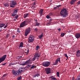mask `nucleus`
I'll return each instance as SVG.
<instances>
[{
  "label": "nucleus",
  "instance_id": "338daca9",
  "mask_svg": "<svg viewBox=\"0 0 80 80\" xmlns=\"http://www.w3.org/2000/svg\"><path fill=\"white\" fill-rule=\"evenodd\" d=\"M21 57H21H22V56H21V57Z\"/></svg>",
  "mask_w": 80,
  "mask_h": 80
},
{
  "label": "nucleus",
  "instance_id": "e433bc0d",
  "mask_svg": "<svg viewBox=\"0 0 80 80\" xmlns=\"http://www.w3.org/2000/svg\"><path fill=\"white\" fill-rule=\"evenodd\" d=\"M17 32H18V33H20V29L19 28H18L17 31Z\"/></svg>",
  "mask_w": 80,
  "mask_h": 80
},
{
  "label": "nucleus",
  "instance_id": "9d476101",
  "mask_svg": "<svg viewBox=\"0 0 80 80\" xmlns=\"http://www.w3.org/2000/svg\"><path fill=\"white\" fill-rule=\"evenodd\" d=\"M25 25H27L25 21L22 22L20 24V27L22 28V27H24Z\"/></svg>",
  "mask_w": 80,
  "mask_h": 80
},
{
  "label": "nucleus",
  "instance_id": "cd10ccee",
  "mask_svg": "<svg viewBox=\"0 0 80 80\" xmlns=\"http://www.w3.org/2000/svg\"><path fill=\"white\" fill-rule=\"evenodd\" d=\"M75 3L74 1H73L72 0H71L70 2V4L71 5H73Z\"/></svg>",
  "mask_w": 80,
  "mask_h": 80
},
{
  "label": "nucleus",
  "instance_id": "bb28decb",
  "mask_svg": "<svg viewBox=\"0 0 80 80\" xmlns=\"http://www.w3.org/2000/svg\"><path fill=\"white\" fill-rule=\"evenodd\" d=\"M65 34H66V33H62L61 34V36L62 37H63L65 35Z\"/></svg>",
  "mask_w": 80,
  "mask_h": 80
},
{
  "label": "nucleus",
  "instance_id": "1a4fd4ad",
  "mask_svg": "<svg viewBox=\"0 0 80 80\" xmlns=\"http://www.w3.org/2000/svg\"><path fill=\"white\" fill-rule=\"evenodd\" d=\"M18 11V9H14L13 13L12 14V16L13 17V16H15V15H17V12Z\"/></svg>",
  "mask_w": 80,
  "mask_h": 80
},
{
  "label": "nucleus",
  "instance_id": "f8f14e48",
  "mask_svg": "<svg viewBox=\"0 0 80 80\" xmlns=\"http://www.w3.org/2000/svg\"><path fill=\"white\" fill-rule=\"evenodd\" d=\"M43 9H41L39 11V14H40V17H41L42 15H43Z\"/></svg>",
  "mask_w": 80,
  "mask_h": 80
},
{
  "label": "nucleus",
  "instance_id": "69168bd1",
  "mask_svg": "<svg viewBox=\"0 0 80 80\" xmlns=\"http://www.w3.org/2000/svg\"><path fill=\"white\" fill-rule=\"evenodd\" d=\"M79 70H80V68H79Z\"/></svg>",
  "mask_w": 80,
  "mask_h": 80
},
{
  "label": "nucleus",
  "instance_id": "052dcab7",
  "mask_svg": "<svg viewBox=\"0 0 80 80\" xmlns=\"http://www.w3.org/2000/svg\"><path fill=\"white\" fill-rule=\"evenodd\" d=\"M68 33H70V32H71V31H68Z\"/></svg>",
  "mask_w": 80,
  "mask_h": 80
},
{
  "label": "nucleus",
  "instance_id": "dca6fc26",
  "mask_svg": "<svg viewBox=\"0 0 80 80\" xmlns=\"http://www.w3.org/2000/svg\"><path fill=\"white\" fill-rule=\"evenodd\" d=\"M7 58V55H4L1 58V59L2 60V61H4L5 60V58Z\"/></svg>",
  "mask_w": 80,
  "mask_h": 80
},
{
  "label": "nucleus",
  "instance_id": "6e6d98bb",
  "mask_svg": "<svg viewBox=\"0 0 80 80\" xmlns=\"http://www.w3.org/2000/svg\"><path fill=\"white\" fill-rule=\"evenodd\" d=\"M75 79V78L74 77H73L72 78V80H74Z\"/></svg>",
  "mask_w": 80,
  "mask_h": 80
},
{
  "label": "nucleus",
  "instance_id": "f03ea898",
  "mask_svg": "<svg viewBox=\"0 0 80 80\" xmlns=\"http://www.w3.org/2000/svg\"><path fill=\"white\" fill-rule=\"evenodd\" d=\"M24 70L23 68L19 69L18 71L13 70L12 71V74L16 76H18L20 74L22 73V72H23V71Z\"/></svg>",
  "mask_w": 80,
  "mask_h": 80
},
{
  "label": "nucleus",
  "instance_id": "4c0bfd02",
  "mask_svg": "<svg viewBox=\"0 0 80 80\" xmlns=\"http://www.w3.org/2000/svg\"><path fill=\"white\" fill-rule=\"evenodd\" d=\"M65 57H67V59H68V57L67 56V54H64Z\"/></svg>",
  "mask_w": 80,
  "mask_h": 80
},
{
  "label": "nucleus",
  "instance_id": "37998d69",
  "mask_svg": "<svg viewBox=\"0 0 80 80\" xmlns=\"http://www.w3.org/2000/svg\"><path fill=\"white\" fill-rule=\"evenodd\" d=\"M3 62V61L2 60V59H1V58H0V63L1 62Z\"/></svg>",
  "mask_w": 80,
  "mask_h": 80
},
{
  "label": "nucleus",
  "instance_id": "72a5a7b5",
  "mask_svg": "<svg viewBox=\"0 0 80 80\" xmlns=\"http://www.w3.org/2000/svg\"><path fill=\"white\" fill-rule=\"evenodd\" d=\"M39 49V46L38 45H37L36 47V50H38Z\"/></svg>",
  "mask_w": 80,
  "mask_h": 80
},
{
  "label": "nucleus",
  "instance_id": "f3484780",
  "mask_svg": "<svg viewBox=\"0 0 80 80\" xmlns=\"http://www.w3.org/2000/svg\"><path fill=\"white\" fill-rule=\"evenodd\" d=\"M32 62V60L30 59L27 60L25 62L26 63L27 65V64H30V63H32L30 62Z\"/></svg>",
  "mask_w": 80,
  "mask_h": 80
},
{
  "label": "nucleus",
  "instance_id": "8fccbe9b",
  "mask_svg": "<svg viewBox=\"0 0 80 80\" xmlns=\"http://www.w3.org/2000/svg\"><path fill=\"white\" fill-rule=\"evenodd\" d=\"M57 6H56V7H54L53 9H54V10H55L56 9H57Z\"/></svg>",
  "mask_w": 80,
  "mask_h": 80
},
{
  "label": "nucleus",
  "instance_id": "f704fd0d",
  "mask_svg": "<svg viewBox=\"0 0 80 80\" xmlns=\"http://www.w3.org/2000/svg\"><path fill=\"white\" fill-rule=\"evenodd\" d=\"M46 17L48 19L50 18V16L49 15H48L46 16Z\"/></svg>",
  "mask_w": 80,
  "mask_h": 80
},
{
  "label": "nucleus",
  "instance_id": "a211bd4d",
  "mask_svg": "<svg viewBox=\"0 0 80 80\" xmlns=\"http://www.w3.org/2000/svg\"><path fill=\"white\" fill-rule=\"evenodd\" d=\"M29 15L30 14L29 13H26L24 14L23 17L24 18H26V17H28V16H29Z\"/></svg>",
  "mask_w": 80,
  "mask_h": 80
},
{
  "label": "nucleus",
  "instance_id": "ea45409f",
  "mask_svg": "<svg viewBox=\"0 0 80 80\" xmlns=\"http://www.w3.org/2000/svg\"><path fill=\"white\" fill-rule=\"evenodd\" d=\"M57 76L58 77H59V72H57Z\"/></svg>",
  "mask_w": 80,
  "mask_h": 80
},
{
  "label": "nucleus",
  "instance_id": "2f4dec72",
  "mask_svg": "<svg viewBox=\"0 0 80 80\" xmlns=\"http://www.w3.org/2000/svg\"><path fill=\"white\" fill-rule=\"evenodd\" d=\"M36 58L34 56L33 58H32V59L31 61H35V59H36Z\"/></svg>",
  "mask_w": 80,
  "mask_h": 80
},
{
  "label": "nucleus",
  "instance_id": "ddd939ff",
  "mask_svg": "<svg viewBox=\"0 0 80 80\" xmlns=\"http://www.w3.org/2000/svg\"><path fill=\"white\" fill-rule=\"evenodd\" d=\"M38 52H36L35 55L34 56L37 59H38L40 57V55H38Z\"/></svg>",
  "mask_w": 80,
  "mask_h": 80
},
{
  "label": "nucleus",
  "instance_id": "bf43d9fd",
  "mask_svg": "<svg viewBox=\"0 0 80 80\" xmlns=\"http://www.w3.org/2000/svg\"><path fill=\"white\" fill-rule=\"evenodd\" d=\"M12 65V64H9V67H10V66H11Z\"/></svg>",
  "mask_w": 80,
  "mask_h": 80
},
{
  "label": "nucleus",
  "instance_id": "de8ad7c7",
  "mask_svg": "<svg viewBox=\"0 0 80 80\" xmlns=\"http://www.w3.org/2000/svg\"><path fill=\"white\" fill-rule=\"evenodd\" d=\"M52 19H50L49 21V23H51V22H52Z\"/></svg>",
  "mask_w": 80,
  "mask_h": 80
},
{
  "label": "nucleus",
  "instance_id": "79ce46f5",
  "mask_svg": "<svg viewBox=\"0 0 80 80\" xmlns=\"http://www.w3.org/2000/svg\"><path fill=\"white\" fill-rule=\"evenodd\" d=\"M52 12H50L49 14V16H52Z\"/></svg>",
  "mask_w": 80,
  "mask_h": 80
},
{
  "label": "nucleus",
  "instance_id": "3c124183",
  "mask_svg": "<svg viewBox=\"0 0 80 80\" xmlns=\"http://www.w3.org/2000/svg\"><path fill=\"white\" fill-rule=\"evenodd\" d=\"M34 20L35 21L36 23V22H37V21H38V20H37V19H35Z\"/></svg>",
  "mask_w": 80,
  "mask_h": 80
},
{
  "label": "nucleus",
  "instance_id": "5fc2aeb1",
  "mask_svg": "<svg viewBox=\"0 0 80 80\" xmlns=\"http://www.w3.org/2000/svg\"><path fill=\"white\" fill-rule=\"evenodd\" d=\"M58 31H61V29L60 28H58Z\"/></svg>",
  "mask_w": 80,
  "mask_h": 80
},
{
  "label": "nucleus",
  "instance_id": "a18cd8bd",
  "mask_svg": "<svg viewBox=\"0 0 80 80\" xmlns=\"http://www.w3.org/2000/svg\"><path fill=\"white\" fill-rule=\"evenodd\" d=\"M34 30L35 31H36V32H37V30H38V29L37 28H36L34 29Z\"/></svg>",
  "mask_w": 80,
  "mask_h": 80
},
{
  "label": "nucleus",
  "instance_id": "49530a36",
  "mask_svg": "<svg viewBox=\"0 0 80 80\" xmlns=\"http://www.w3.org/2000/svg\"><path fill=\"white\" fill-rule=\"evenodd\" d=\"M27 65V63H26V62H25L23 64H22V65H23V66H24V65Z\"/></svg>",
  "mask_w": 80,
  "mask_h": 80
},
{
  "label": "nucleus",
  "instance_id": "a19ab883",
  "mask_svg": "<svg viewBox=\"0 0 80 80\" xmlns=\"http://www.w3.org/2000/svg\"><path fill=\"white\" fill-rule=\"evenodd\" d=\"M78 5H80V1H78L77 3Z\"/></svg>",
  "mask_w": 80,
  "mask_h": 80
},
{
  "label": "nucleus",
  "instance_id": "c9c22d12",
  "mask_svg": "<svg viewBox=\"0 0 80 80\" xmlns=\"http://www.w3.org/2000/svg\"><path fill=\"white\" fill-rule=\"evenodd\" d=\"M35 67V65H33L32 66H31V67H30V68L31 69H32L33 68H34V67Z\"/></svg>",
  "mask_w": 80,
  "mask_h": 80
},
{
  "label": "nucleus",
  "instance_id": "13d9d810",
  "mask_svg": "<svg viewBox=\"0 0 80 80\" xmlns=\"http://www.w3.org/2000/svg\"><path fill=\"white\" fill-rule=\"evenodd\" d=\"M74 2H75L76 1H77V0H72Z\"/></svg>",
  "mask_w": 80,
  "mask_h": 80
},
{
  "label": "nucleus",
  "instance_id": "b1692460",
  "mask_svg": "<svg viewBox=\"0 0 80 80\" xmlns=\"http://www.w3.org/2000/svg\"><path fill=\"white\" fill-rule=\"evenodd\" d=\"M39 76H40V74H38V73H37L35 74V75H34V77H39Z\"/></svg>",
  "mask_w": 80,
  "mask_h": 80
},
{
  "label": "nucleus",
  "instance_id": "5701e85b",
  "mask_svg": "<svg viewBox=\"0 0 80 80\" xmlns=\"http://www.w3.org/2000/svg\"><path fill=\"white\" fill-rule=\"evenodd\" d=\"M59 63H61V61H60V58H57L56 59V60Z\"/></svg>",
  "mask_w": 80,
  "mask_h": 80
},
{
  "label": "nucleus",
  "instance_id": "9b49d317",
  "mask_svg": "<svg viewBox=\"0 0 80 80\" xmlns=\"http://www.w3.org/2000/svg\"><path fill=\"white\" fill-rule=\"evenodd\" d=\"M45 71H46L47 74H49V73H50V68H45Z\"/></svg>",
  "mask_w": 80,
  "mask_h": 80
},
{
  "label": "nucleus",
  "instance_id": "0e129e2a",
  "mask_svg": "<svg viewBox=\"0 0 80 80\" xmlns=\"http://www.w3.org/2000/svg\"><path fill=\"white\" fill-rule=\"evenodd\" d=\"M33 1H35V0H32Z\"/></svg>",
  "mask_w": 80,
  "mask_h": 80
},
{
  "label": "nucleus",
  "instance_id": "aec40b11",
  "mask_svg": "<svg viewBox=\"0 0 80 80\" xmlns=\"http://www.w3.org/2000/svg\"><path fill=\"white\" fill-rule=\"evenodd\" d=\"M43 33H42L41 35L38 36V38L39 39H42V38L43 37Z\"/></svg>",
  "mask_w": 80,
  "mask_h": 80
},
{
  "label": "nucleus",
  "instance_id": "f257e3e1",
  "mask_svg": "<svg viewBox=\"0 0 80 80\" xmlns=\"http://www.w3.org/2000/svg\"><path fill=\"white\" fill-rule=\"evenodd\" d=\"M60 15L61 17L66 18L67 16H68V12L67 9L64 8L62 9L60 12Z\"/></svg>",
  "mask_w": 80,
  "mask_h": 80
},
{
  "label": "nucleus",
  "instance_id": "39448f33",
  "mask_svg": "<svg viewBox=\"0 0 80 80\" xmlns=\"http://www.w3.org/2000/svg\"><path fill=\"white\" fill-rule=\"evenodd\" d=\"M34 41V37L32 35H30L28 38V42L32 43Z\"/></svg>",
  "mask_w": 80,
  "mask_h": 80
},
{
  "label": "nucleus",
  "instance_id": "4be33fe9",
  "mask_svg": "<svg viewBox=\"0 0 80 80\" xmlns=\"http://www.w3.org/2000/svg\"><path fill=\"white\" fill-rule=\"evenodd\" d=\"M19 15L18 14H16V16L14 17V20L15 21L17 19H18V18Z\"/></svg>",
  "mask_w": 80,
  "mask_h": 80
},
{
  "label": "nucleus",
  "instance_id": "473e14b6",
  "mask_svg": "<svg viewBox=\"0 0 80 80\" xmlns=\"http://www.w3.org/2000/svg\"><path fill=\"white\" fill-rule=\"evenodd\" d=\"M40 25V23L38 22H36L35 26H39Z\"/></svg>",
  "mask_w": 80,
  "mask_h": 80
},
{
  "label": "nucleus",
  "instance_id": "58836bf2",
  "mask_svg": "<svg viewBox=\"0 0 80 80\" xmlns=\"http://www.w3.org/2000/svg\"><path fill=\"white\" fill-rule=\"evenodd\" d=\"M32 65H27V67L28 68H29L30 67H31Z\"/></svg>",
  "mask_w": 80,
  "mask_h": 80
},
{
  "label": "nucleus",
  "instance_id": "a878e982",
  "mask_svg": "<svg viewBox=\"0 0 80 80\" xmlns=\"http://www.w3.org/2000/svg\"><path fill=\"white\" fill-rule=\"evenodd\" d=\"M26 51L25 52V53H26V55H27L29 53V50H25Z\"/></svg>",
  "mask_w": 80,
  "mask_h": 80
},
{
  "label": "nucleus",
  "instance_id": "20e7f679",
  "mask_svg": "<svg viewBox=\"0 0 80 80\" xmlns=\"http://www.w3.org/2000/svg\"><path fill=\"white\" fill-rule=\"evenodd\" d=\"M50 62L48 61H45L42 63V65L45 67H48L50 65Z\"/></svg>",
  "mask_w": 80,
  "mask_h": 80
},
{
  "label": "nucleus",
  "instance_id": "0eeeda50",
  "mask_svg": "<svg viewBox=\"0 0 80 80\" xmlns=\"http://www.w3.org/2000/svg\"><path fill=\"white\" fill-rule=\"evenodd\" d=\"M30 32V28H29L26 29V31L25 33V37H27L29 33Z\"/></svg>",
  "mask_w": 80,
  "mask_h": 80
},
{
  "label": "nucleus",
  "instance_id": "6ab92c4d",
  "mask_svg": "<svg viewBox=\"0 0 80 80\" xmlns=\"http://www.w3.org/2000/svg\"><path fill=\"white\" fill-rule=\"evenodd\" d=\"M49 78H50L51 80H57V79L56 78L52 76H50L49 77Z\"/></svg>",
  "mask_w": 80,
  "mask_h": 80
},
{
  "label": "nucleus",
  "instance_id": "e2e57ef3",
  "mask_svg": "<svg viewBox=\"0 0 80 80\" xmlns=\"http://www.w3.org/2000/svg\"><path fill=\"white\" fill-rule=\"evenodd\" d=\"M33 80H38V79L35 80V79H33Z\"/></svg>",
  "mask_w": 80,
  "mask_h": 80
},
{
  "label": "nucleus",
  "instance_id": "4468645a",
  "mask_svg": "<svg viewBox=\"0 0 80 80\" xmlns=\"http://www.w3.org/2000/svg\"><path fill=\"white\" fill-rule=\"evenodd\" d=\"M75 37H76V38H80V33H76L75 34Z\"/></svg>",
  "mask_w": 80,
  "mask_h": 80
},
{
  "label": "nucleus",
  "instance_id": "c03bdc74",
  "mask_svg": "<svg viewBox=\"0 0 80 80\" xmlns=\"http://www.w3.org/2000/svg\"><path fill=\"white\" fill-rule=\"evenodd\" d=\"M9 35H10V34H8L6 35V38H8V37H9Z\"/></svg>",
  "mask_w": 80,
  "mask_h": 80
},
{
  "label": "nucleus",
  "instance_id": "2eb2a0df",
  "mask_svg": "<svg viewBox=\"0 0 80 80\" xmlns=\"http://www.w3.org/2000/svg\"><path fill=\"white\" fill-rule=\"evenodd\" d=\"M76 56L77 57H80V50H78L76 52Z\"/></svg>",
  "mask_w": 80,
  "mask_h": 80
},
{
  "label": "nucleus",
  "instance_id": "09e8293b",
  "mask_svg": "<svg viewBox=\"0 0 80 80\" xmlns=\"http://www.w3.org/2000/svg\"><path fill=\"white\" fill-rule=\"evenodd\" d=\"M60 6H61V5H58V6H56L57 7V8H59V7H60Z\"/></svg>",
  "mask_w": 80,
  "mask_h": 80
},
{
  "label": "nucleus",
  "instance_id": "4d7b16f0",
  "mask_svg": "<svg viewBox=\"0 0 80 80\" xmlns=\"http://www.w3.org/2000/svg\"><path fill=\"white\" fill-rule=\"evenodd\" d=\"M5 64H6V63H3V64H2V65H5Z\"/></svg>",
  "mask_w": 80,
  "mask_h": 80
},
{
  "label": "nucleus",
  "instance_id": "603ef678",
  "mask_svg": "<svg viewBox=\"0 0 80 80\" xmlns=\"http://www.w3.org/2000/svg\"><path fill=\"white\" fill-rule=\"evenodd\" d=\"M6 75H7L6 74H4L2 76V77H6Z\"/></svg>",
  "mask_w": 80,
  "mask_h": 80
},
{
  "label": "nucleus",
  "instance_id": "412c9836",
  "mask_svg": "<svg viewBox=\"0 0 80 80\" xmlns=\"http://www.w3.org/2000/svg\"><path fill=\"white\" fill-rule=\"evenodd\" d=\"M23 42H21L20 43V45L19 47V48H22V47H23Z\"/></svg>",
  "mask_w": 80,
  "mask_h": 80
},
{
  "label": "nucleus",
  "instance_id": "c756f323",
  "mask_svg": "<svg viewBox=\"0 0 80 80\" xmlns=\"http://www.w3.org/2000/svg\"><path fill=\"white\" fill-rule=\"evenodd\" d=\"M75 80H80V75L78 76Z\"/></svg>",
  "mask_w": 80,
  "mask_h": 80
},
{
  "label": "nucleus",
  "instance_id": "680f3d73",
  "mask_svg": "<svg viewBox=\"0 0 80 80\" xmlns=\"http://www.w3.org/2000/svg\"><path fill=\"white\" fill-rule=\"evenodd\" d=\"M79 17H79V16H78V18H79Z\"/></svg>",
  "mask_w": 80,
  "mask_h": 80
},
{
  "label": "nucleus",
  "instance_id": "393cba45",
  "mask_svg": "<svg viewBox=\"0 0 80 80\" xmlns=\"http://www.w3.org/2000/svg\"><path fill=\"white\" fill-rule=\"evenodd\" d=\"M3 5L5 7H9V5L8 3H5Z\"/></svg>",
  "mask_w": 80,
  "mask_h": 80
},
{
  "label": "nucleus",
  "instance_id": "c85d7f7f",
  "mask_svg": "<svg viewBox=\"0 0 80 80\" xmlns=\"http://www.w3.org/2000/svg\"><path fill=\"white\" fill-rule=\"evenodd\" d=\"M18 80H22V76H21L17 78Z\"/></svg>",
  "mask_w": 80,
  "mask_h": 80
},
{
  "label": "nucleus",
  "instance_id": "7c9ffc66",
  "mask_svg": "<svg viewBox=\"0 0 80 80\" xmlns=\"http://www.w3.org/2000/svg\"><path fill=\"white\" fill-rule=\"evenodd\" d=\"M58 63V62L57 61H56L55 62L53 63V65H57Z\"/></svg>",
  "mask_w": 80,
  "mask_h": 80
},
{
  "label": "nucleus",
  "instance_id": "6e6552de",
  "mask_svg": "<svg viewBox=\"0 0 80 80\" xmlns=\"http://www.w3.org/2000/svg\"><path fill=\"white\" fill-rule=\"evenodd\" d=\"M32 20V19L31 18H29L28 19H26L24 22L26 24V25H28V24H30L31 21Z\"/></svg>",
  "mask_w": 80,
  "mask_h": 80
},
{
  "label": "nucleus",
  "instance_id": "864d4df0",
  "mask_svg": "<svg viewBox=\"0 0 80 80\" xmlns=\"http://www.w3.org/2000/svg\"><path fill=\"white\" fill-rule=\"evenodd\" d=\"M15 36L14 35H13L12 37V39H14L15 38Z\"/></svg>",
  "mask_w": 80,
  "mask_h": 80
},
{
  "label": "nucleus",
  "instance_id": "7ed1b4c3",
  "mask_svg": "<svg viewBox=\"0 0 80 80\" xmlns=\"http://www.w3.org/2000/svg\"><path fill=\"white\" fill-rule=\"evenodd\" d=\"M17 1H11L10 2V7L11 8H14V6H15L17 4Z\"/></svg>",
  "mask_w": 80,
  "mask_h": 80
},
{
  "label": "nucleus",
  "instance_id": "423d86ee",
  "mask_svg": "<svg viewBox=\"0 0 80 80\" xmlns=\"http://www.w3.org/2000/svg\"><path fill=\"white\" fill-rule=\"evenodd\" d=\"M7 27H8V25L7 24L5 25V23H0V28L4 27V28H6Z\"/></svg>",
  "mask_w": 80,
  "mask_h": 80
}]
</instances>
